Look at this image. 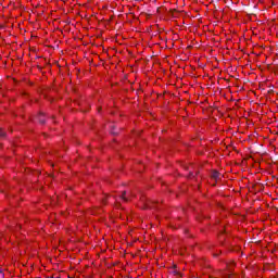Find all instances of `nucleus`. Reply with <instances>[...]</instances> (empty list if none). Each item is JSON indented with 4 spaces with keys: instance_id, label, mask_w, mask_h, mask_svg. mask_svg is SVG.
<instances>
[{
    "instance_id": "9b49d317",
    "label": "nucleus",
    "mask_w": 278,
    "mask_h": 278,
    "mask_svg": "<svg viewBox=\"0 0 278 278\" xmlns=\"http://www.w3.org/2000/svg\"><path fill=\"white\" fill-rule=\"evenodd\" d=\"M130 197H134V193H130Z\"/></svg>"
},
{
    "instance_id": "7ed1b4c3",
    "label": "nucleus",
    "mask_w": 278,
    "mask_h": 278,
    "mask_svg": "<svg viewBox=\"0 0 278 278\" xmlns=\"http://www.w3.org/2000/svg\"><path fill=\"white\" fill-rule=\"evenodd\" d=\"M125 194H127V191H124L122 193V195L119 197V199H122V201H124L125 203H127V201H129V197H126Z\"/></svg>"
},
{
    "instance_id": "9d476101",
    "label": "nucleus",
    "mask_w": 278,
    "mask_h": 278,
    "mask_svg": "<svg viewBox=\"0 0 278 278\" xmlns=\"http://www.w3.org/2000/svg\"><path fill=\"white\" fill-rule=\"evenodd\" d=\"M228 270L231 273V266H228Z\"/></svg>"
},
{
    "instance_id": "20e7f679",
    "label": "nucleus",
    "mask_w": 278,
    "mask_h": 278,
    "mask_svg": "<svg viewBox=\"0 0 278 278\" xmlns=\"http://www.w3.org/2000/svg\"><path fill=\"white\" fill-rule=\"evenodd\" d=\"M3 138H5V131L0 130V139H3Z\"/></svg>"
},
{
    "instance_id": "0eeeda50",
    "label": "nucleus",
    "mask_w": 278,
    "mask_h": 278,
    "mask_svg": "<svg viewBox=\"0 0 278 278\" xmlns=\"http://www.w3.org/2000/svg\"><path fill=\"white\" fill-rule=\"evenodd\" d=\"M111 134H113V136H116V134H118V132L114 131V127H112Z\"/></svg>"
},
{
    "instance_id": "f03ea898",
    "label": "nucleus",
    "mask_w": 278,
    "mask_h": 278,
    "mask_svg": "<svg viewBox=\"0 0 278 278\" xmlns=\"http://www.w3.org/2000/svg\"><path fill=\"white\" fill-rule=\"evenodd\" d=\"M211 177L212 179H218V177H220V173H218L217 170H213Z\"/></svg>"
},
{
    "instance_id": "f257e3e1",
    "label": "nucleus",
    "mask_w": 278,
    "mask_h": 278,
    "mask_svg": "<svg viewBox=\"0 0 278 278\" xmlns=\"http://www.w3.org/2000/svg\"><path fill=\"white\" fill-rule=\"evenodd\" d=\"M37 119L39 121L40 125H45L46 119H45V113H39L37 116Z\"/></svg>"
},
{
    "instance_id": "39448f33",
    "label": "nucleus",
    "mask_w": 278,
    "mask_h": 278,
    "mask_svg": "<svg viewBox=\"0 0 278 278\" xmlns=\"http://www.w3.org/2000/svg\"><path fill=\"white\" fill-rule=\"evenodd\" d=\"M149 207H151V202L146 204V210H149Z\"/></svg>"
},
{
    "instance_id": "1a4fd4ad",
    "label": "nucleus",
    "mask_w": 278,
    "mask_h": 278,
    "mask_svg": "<svg viewBox=\"0 0 278 278\" xmlns=\"http://www.w3.org/2000/svg\"><path fill=\"white\" fill-rule=\"evenodd\" d=\"M190 177H194V173H190Z\"/></svg>"
},
{
    "instance_id": "6e6552de",
    "label": "nucleus",
    "mask_w": 278,
    "mask_h": 278,
    "mask_svg": "<svg viewBox=\"0 0 278 278\" xmlns=\"http://www.w3.org/2000/svg\"><path fill=\"white\" fill-rule=\"evenodd\" d=\"M18 229H21V226L15 227V231H18Z\"/></svg>"
},
{
    "instance_id": "423d86ee",
    "label": "nucleus",
    "mask_w": 278,
    "mask_h": 278,
    "mask_svg": "<svg viewBox=\"0 0 278 278\" xmlns=\"http://www.w3.org/2000/svg\"><path fill=\"white\" fill-rule=\"evenodd\" d=\"M0 278H5V276L3 275V270L0 269Z\"/></svg>"
}]
</instances>
